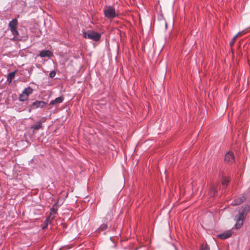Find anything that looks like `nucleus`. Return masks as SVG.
Wrapping results in <instances>:
<instances>
[{
  "label": "nucleus",
  "instance_id": "12",
  "mask_svg": "<svg viewBox=\"0 0 250 250\" xmlns=\"http://www.w3.org/2000/svg\"><path fill=\"white\" fill-rule=\"evenodd\" d=\"M31 129L33 130H38L42 128V125L41 122H38L37 124L31 125Z\"/></svg>",
  "mask_w": 250,
  "mask_h": 250
},
{
  "label": "nucleus",
  "instance_id": "2",
  "mask_svg": "<svg viewBox=\"0 0 250 250\" xmlns=\"http://www.w3.org/2000/svg\"><path fill=\"white\" fill-rule=\"evenodd\" d=\"M105 17L108 19H112L119 16L115 8L112 6H106L103 9Z\"/></svg>",
  "mask_w": 250,
  "mask_h": 250
},
{
  "label": "nucleus",
  "instance_id": "9",
  "mask_svg": "<svg viewBox=\"0 0 250 250\" xmlns=\"http://www.w3.org/2000/svg\"><path fill=\"white\" fill-rule=\"evenodd\" d=\"M245 200V198L244 196H240L234 200L232 202L231 205L233 206H236L242 203Z\"/></svg>",
  "mask_w": 250,
  "mask_h": 250
},
{
  "label": "nucleus",
  "instance_id": "7",
  "mask_svg": "<svg viewBox=\"0 0 250 250\" xmlns=\"http://www.w3.org/2000/svg\"><path fill=\"white\" fill-rule=\"evenodd\" d=\"M232 231L231 230H229L219 234L218 236L219 238L222 239H226L230 237V236L232 235Z\"/></svg>",
  "mask_w": 250,
  "mask_h": 250
},
{
  "label": "nucleus",
  "instance_id": "10",
  "mask_svg": "<svg viewBox=\"0 0 250 250\" xmlns=\"http://www.w3.org/2000/svg\"><path fill=\"white\" fill-rule=\"evenodd\" d=\"M55 215L50 213L49 216L47 217V218L46 219V220L44 221V224H45V227H43V229H44L49 224H51V222L55 219Z\"/></svg>",
  "mask_w": 250,
  "mask_h": 250
},
{
  "label": "nucleus",
  "instance_id": "1",
  "mask_svg": "<svg viewBox=\"0 0 250 250\" xmlns=\"http://www.w3.org/2000/svg\"><path fill=\"white\" fill-rule=\"evenodd\" d=\"M250 210V207L246 205L242 207L239 211V213L235 216V228L240 229L243 225V221Z\"/></svg>",
  "mask_w": 250,
  "mask_h": 250
},
{
  "label": "nucleus",
  "instance_id": "8",
  "mask_svg": "<svg viewBox=\"0 0 250 250\" xmlns=\"http://www.w3.org/2000/svg\"><path fill=\"white\" fill-rule=\"evenodd\" d=\"M53 55L52 53L49 50H42L40 52L39 56L42 57H50Z\"/></svg>",
  "mask_w": 250,
  "mask_h": 250
},
{
  "label": "nucleus",
  "instance_id": "15",
  "mask_svg": "<svg viewBox=\"0 0 250 250\" xmlns=\"http://www.w3.org/2000/svg\"><path fill=\"white\" fill-rule=\"evenodd\" d=\"M28 99V97L24 94L22 92V93L20 95L19 99L20 101L24 102L26 101Z\"/></svg>",
  "mask_w": 250,
  "mask_h": 250
},
{
  "label": "nucleus",
  "instance_id": "22",
  "mask_svg": "<svg viewBox=\"0 0 250 250\" xmlns=\"http://www.w3.org/2000/svg\"><path fill=\"white\" fill-rule=\"evenodd\" d=\"M56 75V72L55 71H52L49 73V76L50 78H53Z\"/></svg>",
  "mask_w": 250,
  "mask_h": 250
},
{
  "label": "nucleus",
  "instance_id": "19",
  "mask_svg": "<svg viewBox=\"0 0 250 250\" xmlns=\"http://www.w3.org/2000/svg\"><path fill=\"white\" fill-rule=\"evenodd\" d=\"M229 182V179L227 177H224L222 180V184L223 185H227Z\"/></svg>",
  "mask_w": 250,
  "mask_h": 250
},
{
  "label": "nucleus",
  "instance_id": "6",
  "mask_svg": "<svg viewBox=\"0 0 250 250\" xmlns=\"http://www.w3.org/2000/svg\"><path fill=\"white\" fill-rule=\"evenodd\" d=\"M46 104V103L42 101H36L33 102L32 104L31 107L33 108H37L38 107L42 108Z\"/></svg>",
  "mask_w": 250,
  "mask_h": 250
},
{
  "label": "nucleus",
  "instance_id": "21",
  "mask_svg": "<svg viewBox=\"0 0 250 250\" xmlns=\"http://www.w3.org/2000/svg\"><path fill=\"white\" fill-rule=\"evenodd\" d=\"M211 190H212L211 192H212V193H211V195L212 196H214V195H215V193H216V192H217V190H216V188H215V186H212V188H211Z\"/></svg>",
  "mask_w": 250,
  "mask_h": 250
},
{
  "label": "nucleus",
  "instance_id": "11",
  "mask_svg": "<svg viewBox=\"0 0 250 250\" xmlns=\"http://www.w3.org/2000/svg\"><path fill=\"white\" fill-rule=\"evenodd\" d=\"M64 100L63 97H59L56 98L55 100H52L50 102V104L54 105L56 104H59L62 103Z\"/></svg>",
  "mask_w": 250,
  "mask_h": 250
},
{
  "label": "nucleus",
  "instance_id": "20",
  "mask_svg": "<svg viewBox=\"0 0 250 250\" xmlns=\"http://www.w3.org/2000/svg\"><path fill=\"white\" fill-rule=\"evenodd\" d=\"M236 39H237V36H235L234 37H233V38L231 40V42H229V45L230 46H232L233 45Z\"/></svg>",
  "mask_w": 250,
  "mask_h": 250
},
{
  "label": "nucleus",
  "instance_id": "14",
  "mask_svg": "<svg viewBox=\"0 0 250 250\" xmlns=\"http://www.w3.org/2000/svg\"><path fill=\"white\" fill-rule=\"evenodd\" d=\"M16 72V71H15L8 74L7 79V82L9 83H11L12 82V79H13L15 76Z\"/></svg>",
  "mask_w": 250,
  "mask_h": 250
},
{
  "label": "nucleus",
  "instance_id": "4",
  "mask_svg": "<svg viewBox=\"0 0 250 250\" xmlns=\"http://www.w3.org/2000/svg\"><path fill=\"white\" fill-rule=\"evenodd\" d=\"M18 24V20L16 19H14L10 21L8 24V26L14 38L18 37L19 35V32L17 30Z\"/></svg>",
  "mask_w": 250,
  "mask_h": 250
},
{
  "label": "nucleus",
  "instance_id": "13",
  "mask_svg": "<svg viewBox=\"0 0 250 250\" xmlns=\"http://www.w3.org/2000/svg\"><path fill=\"white\" fill-rule=\"evenodd\" d=\"M33 89L31 87L28 86L25 88L22 92L29 97V95L33 92Z\"/></svg>",
  "mask_w": 250,
  "mask_h": 250
},
{
  "label": "nucleus",
  "instance_id": "18",
  "mask_svg": "<svg viewBox=\"0 0 250 250\" xmlns=\"http://www.w3.org/2000/svg\"><path fill=\"white\" fill-rule=\"evenodd\" d=\"M107 228V226L106 224H102L99 228V229L100 230H101V231H103V230H105Z\"/></svg>",
  "mask_w": 250,
  "mask_h": 250
},
{
  "label": "nucleus",
  "instance_id": "16",
  "mask_svg": "<svg viewBox=\"0 0 250 250\" xmlns=\"http://www.w3.org/2000/svg\"><path fill=\"white\" fill-rule=\"evenodd\" d=\"M200 250H210V248L207 244H203L201 246Z\"/></svg>",
  "mask_w": 250,
  "mask_h": 250
},
{
  "label": "nucleus",
  "instance_id": "17",
  "mask_svg": "<svg viewBox=\"0 0 250 250\" xmlns=\"http://www.w3.org/2000/svg\"><path fill=\"white\" fill-rule=\"evenodd\" d=\"M57 212V208H55V205L53 206V207L50 209V213L55 215Z\"/></svg>",
  "mask_w": 250,
  "mask_h": 250
},
{
  "label": "nucleus",
  "instance_id": "5",
  "mask_svg": "<svg viewBox=\"0 0 250 250\" xmlns=\"http://www.w3.org/2000/svg\"><path fill=\"white\" fill-rule=\"evenodd\" d=\"M224 161L228 164H232L235 161V157L232 152L228 151L225 156Z\"/></svg>",
  "mask_w": 250,
  "mask_h": 250
},
{
  "label": "nucleus",
  "instance_id": "23",
  "mask_svg": "<svg viewBox=\"0 0 250 250\" xmlns=\"http://www.w3.org/2000/svg\"><path fill=\"white\" fill-rule=\"evenodd\" d=\"M244 33V31L239 32L235 36H237V38L239 36L242 35Z\"/></svg>",
  "mask_w": 250,
  "mask_h": 250
},
{
  "label": "nucleus",
  "instance_id": "3",
  "mask_svg": "<svg viewBox=\"0 0 250 250\" xmlns=\"http://www.w3.org/2000/svg\"><path fill=\"white\" fill-rule=\"evenodd\" d=\"M83 36L85 39H89L94 41H98L100 40L101 35L98 32H96L94 31L88 30L87 32H83Z\"/></svg>",
  "mask_w": 250,
  "mask_h": 250
}]
</instances>
